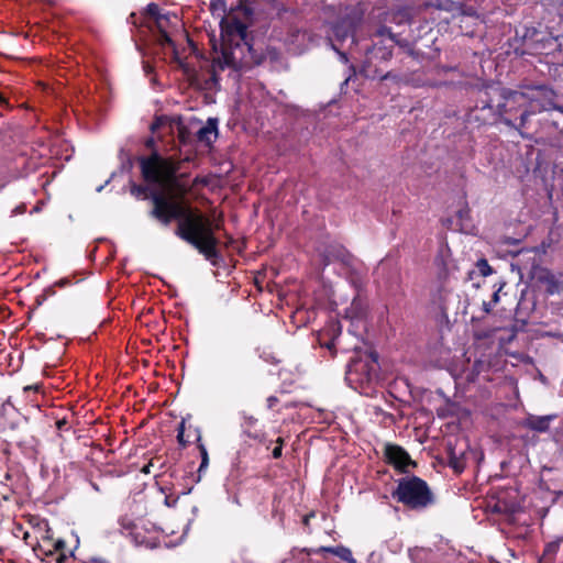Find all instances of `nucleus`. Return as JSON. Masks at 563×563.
Listing matches in <instances>:
<instances>
[{
    "mask_svg": "<svg viewBox=\"0 0 563 563\" xmlns=\"http://www.w3.org/2000/svg\"><path fill=\"white\" fill-rule=\"evenodd\" d=\"M140 165L143 178L157 187L152 196L154 203L152 216L164 224H168L174 219L178 220L175 231L178 238L196 247L207 260L217 257L219 241L214 233L222 227L221 216L207 217L183 201L165 197L159 191L173 186L179 162L153 152L147 157H141Z\"/></svg>",
    "mask_w": 563,
    "mask_h": 563,
    "instance_id": "nucleus-1",
    "label": "nucleus"
},
{
    "mask_svg": "<svg viewBox=\"0 0 563 563\" xmlns=\"http://www.w3.org/2000/svg\"><path fill=\"white\" fill-rule=\"evenodd\" d=\"M245 37L246 27L240 22L222 29L221 52L217 57L220 68H232L240 71L260 63Z\"/></svg>",
    "mask_w": 563,
    "mask_h": 563,
    "instance_id": "nucleus-2",
    "label": "nucleus"
},
{
    "mask_svg": "<svg viewBox=\"0 0 563 563\" xmlns=\"http://www.w3.org/2000/svg\"><path fill=\"white\" fill-rule=\"evenodd\" d=\"M554 97V91L548 86H530L522 91H509L506 106L518 102L520 107H525L520 114L519 126L526 128L531 115L555 108Z\"/></svg>",
    "mask_w": 563,
    "mask_h": 563,
    "instance_id": "nucleus-3",
    "label": "nucleus"
},
{
    "mask_svg": "<svg viewBox=\"0 0 563 563\" xmlns=\"http://www.w3.org/2000/svg\"><path fill=\"white\" fill-rule=\"evenodd\" d=\"M377 355L373 352L364 353L350 362L346 371V379L355 389L365 391L377 379Z\"/></svg>",
    "mask_w": 563,
    "mask_h": 563,
    "instance_id": "nucleus-4",
    "label": "nucleus"
},
{
    "mask_svg": "<svg viewBox=\"0 0 563 563\" xmlns=\"http://www.w3.org/2000/svg\"><path fill=\"white\" fill-rule=\"evenodd\" d=\"M395 495L398 501L413 509L424 508L432 503L427 483L416 476L399 481Z\"/></svg>",
    "mask_w": 563,
    "mask_h": 563,
    "instance_id": "nucleus-5",
    "label": "nucleus"
},
{
    "mask_svg": "<svg viewBox=\"0 0 563 563\" xmlns=\"http://www.w3.org/2000/svg\"><path fill=\"white\" fill-rule=\"evenodd\" d=\"M179 19L177 15L163 13L156 21L150 22L148 25L151 31L155 34L157 43L164 48H169L173 54L176 49L172 38V32L174 29H177Z\"/></svg>",
    "mask_w": 563,
    "mask_h": 563,
    "instance_id": "nucleus-6",
    "label": "nucleus"
},
{
    "mask_svg": "<svg viewBox=\"0 0 563 563\" xmlns=\"http://www.w3.org/2000/svg\"><path fill=\"white\" fill-rule=\"evenodd\" d=\"M385 456L389 464L401 472H407L409 466L415 465L409 454L399 445L386 444Z\"/></svg>",
    "mask_w": 563,
    "mask_h": 563,
    "instance_id": "nucleus-7",
    "label": "nucleus"
},
{
    "mask_svg": "<svg viewBox=\"0 0 563 563\" xmlns=\"http://www.w3.org/2000/svg\"><path fill=\"white\" fill-rule=\"evenodd\" d=\"M341 334L339 322L331 321L319 334V344L332 351L336 346V340Z\"/></svg>",
    "mask_w": 563,
    "mask_h": 563,
    "instance_id": "nucleus-8",
    "label": "nucleus"
},
{
    "mask_svg": "<svg viewBox=\"0 0 563 563\" xmlns=\"http://www.w3.org/2000/svg\"><path fill=\"white\" fill-rule=\"evenodd\" d=\"M538 280L543 285L548 295H555L563 291V280L549 271H540Z\"/></svg>",
    "mask_w": 563,
    "mask_h": 563,
    "instance_id": "nucleus-9",
    "label": "nucleus"
},
{
    "mask_svg": "<svg viewBox=\"0 0 563 563\" xmlns=\"http://www.w3.org/2000/svg\"><path fill=\"white\" fill-rule=\"evenodd\" d=\"M360 21L358 16L343 19L341 22L336 23L333 26V33L335 37L340 41H344L345 38L353 36L357 22Z\"/></svg>",
    "mask_w": 563,
    "mask_h": 563,
    "instance_id": "nucleus-10",
    "label": "nucleus"
},
{
    "mask_svg": "<svg viewBox=\"0 0 563 563\" xmlns=\"http://www.w3.org/2000/svg\"><path fill=\"white\" fill-rule=\"evenodd\" d=\"M555 418V415L529 416L525 421V426L533 431L545 432L549 430L551 421Z\"/></svg>",
    "mask_w": 563,
    "mask_h": 563,
    "instance_id": "nucleus-11",
    "label": "nucleus"
},
{
    "mask_svg": "<svg viewBox=\"0 0 563 563\" xmlns=\"http://www.w3.org/2000/svg\"><path fill=\"white\" fill-rule=\"evenodd\" d=\"M217 121L213 119H209L207 124L198 130L197 137L200 142L210 145L217 139Z\"/></svg>",
    "mask_w": 563,
    "mask_h": 563,
    "instance_id": "nucleus-12",
    "label": "nucleus"
},
{
    "mask_svg": "<svg viewBox=\"0 0 563 563\" xmlns=\"http://www.w3.org/2000/svg\"><path fill=\"white\" fill-rule=\"evenodd\" d=\"M316 552H329L347 563H356V560L353 558L352 551L344 545L321 547Z\"/></svg>",
    "mask_w": 563,
    "mask_h": 563,
    "instance_id": "nucleus-13",
    "label": "nucleus"
},
{
    "mask_svg": "<svg viewBox=\"0 0 563 563\" xmlns=\"http://www.w3.org/2000/svg\"><path fill=\"white\" fill-rule=\"evenodd\" d=\"M257 419L252 416H243V423L242 428L244 433L254 440H261L262 439V432L261 430L256 429Z\"/></svg>",
    "mask_w": 563,
    "mask_h": 563,
    "instance_id": "nucleus-14",
    "label": "nucleus"
},
{
    "mask_svg": "<svg viewBox=\"0 0 563 563\" xmlns=\"http://www.w3.org/2000/svg\"><path fill=\"white\" fill-rule=\"evenodd\" d=\"M431 556V551L424 548L409 550V558L413 563H433Z\"/></svg>",
    "mask_w": 563,
    "mask_h": 563,
    "instance_id": "nucleus-15",
    "label": "nucleus"
},
{
    "mask_svg": "<svg viewBox=\"0 0 563 563\" xmlns=\"http://www.w3.org/2000/svg\"><path fill=\"white\" fill-rule=\"evenodd\" d=\"M509 91L510 90L501 91V97L504 99V102H501L497 106L499 113L501 115L510 114L512 112H516L518 109H521V107L518 104V102H510L509 106H506ZM522 109L525 110V107H522Z\"/></svg>",
    "mask_w": 563,
    "mask_h": 563,
    "instance_id": "nucleus-16",
    "label": "nucleus"
},
{
    "mask_svg": "<svg viewBox=\"0 0 563 563\" xmlns=\"http://www.w3.org/2000/svg\"><path fill=\"white\" fill-rule=\"evenodd\" d=\"M371 53L377 58L387 60L393 55V45L390 44L380 46L378 44H375L371 49Z\"/></svg>",
    "mask_w": 563,
    "mask_h": 563,
    "instance_id": "nucleus-17",
    "label": "nucleus"
},
{
    "mask_svg": "<svg viewBox=\"0 0 563 563\" xmlns=\"http://www.w3.org/2000/svg\"><path fill=\"white\" fill-rule=\"evenodd\" d=\"M346 256H347V254H346V252H345V250L343 247L335 246V247H333V252H330L329 254H327L324 256V265L330 264V262L332 260H340L342 262H345L346 261Z\"/></svg>",
    "mask_w": 563,
    "mask_h": 563,
    "instance_id": "nucleus-18",
    "label": "nucleus"
},
{
    "mask_svg": "<svg viewBox=\"0 0 563 563\" xmlns=\"http://www.w3.org/2000/svg\"><path fill=\"white\" fill-rule=\"evenodd\" d=\"M146 14L150 19V21H148V23H150V22L156 21L158 19V16H161L163 13L161 12V9L157 4L150 3L146 7Z\"/></svg>",
    "mask_w": 563,
    "mask_h": 563,
    "instance_id": "nucleus-19",
    "label": "nucleus"
},
{
    "mask_svg": "<svg viewBox=\"0 0 563 563\" xmlns=\"http://www.w3.org/2000/svg\"><path fill=\"white\" fill-rule=\"evenodd\" d=\"M199 450H200V455H201V463H200L198 471H199V473H201L202 471L207 470V467L209 465V456H208L207 449L203 444H199Z\"/></svg>",
    "mask_w": 563,
    "mask_h": 563,
    "instance_id": "nucleus-20",
    "label": "nucleus"
},
{
    "mask_svg": "<svg viewBox=\"0 0 563 563\" xmlns=\"http://www.w3.org/2000/svg\"><path fill=\"white\" fill-rule=\"evenodd\" d=\"M476 266L482 276H488L492 274V268L486 260H479Z\"/></svg>",
    "mask_w": 563,
    "mask_h": 563,
    "instance_id": "nucleus-21",
    "label": "nucleus"
},
{
    "mask_svg": "<svg viewBox=\"0 0 563 563\" xmlns=\"http://www.w3.org/2000/svg\"><path fill=\"white\" fill-rule=\"evenodd\" d=\"M184 433H185V423L184 421L179 424V428H178V433H177V440L178 442L183 445V446H186L187 445V441L184 439Z\"/></svg>",
    "mask_w": 563,
    "mask_h": 563,
    "instance_id": "nucleus-22",
    "label": "nucleus"
},
{
    "mask_svg": "<svg viewBox=\"0 0 563 563\" xmlns=\"http://www.w3.org/2000/svg\"><path fill=\"white\" fill-rule=\"evenodd\" d=\"M377 35L380 37H385V36L388 37L390 43L395 42V36L389 29H386V27L380 29L378 31Z\"/></svg>",
    "mask_w": 563,
    "mask_h": 563,
    "instance_id": "nucleus-23",
    "label": "nucleus"
},
{
    "mask_svg": "<svg viewBox=\"0 0 563 563\" xmlns=\"http://www.w3.org/2000/svg\"><path fill=\"white\" fill-rule=\"evenodd\" d=\"M278 445L273 450L272 454L274 459H279L282 456V450H283V439L277 440Z\"/></svg>",
    "mask_w": 563,
    "mask_h": 563,
    "instance_id": "nucleus-24",
    "label": "nucleus"
},
{
    "mask_svg": "<svg viewBox=\"0 0 563 563\" xmlns=\"http://www.w3.org/2000/svg\"><path fill=\"white\" fill-rule=\"evenodd\" d=\"M266 401H267V407H268L269 409H272V408H274V407L276 406V404L278 402V398H277V397H275V396H269V397L267 398V400H266Z\"/></svg>",
    "mask_w": 563,
    "mask_h": 563,
    "instance_id": "nucleus-25",
    "label": "nucleus"
},
{
    "mask_svg": "<svg viewBox=\"0 0 563 563\" xmlns=\"http://www.w3.org/2000/svg\"><path fill=\"white\" fill-rule=\"evenodd\" d=\"M483 310H484L485 313H489L490 310H492V303L484 301L483 302Z\"/></svg>",
    "mask_w": 563,
    "mask_h": 563,
    "instance_id": "nucleus-26",
    "label": "nucleus"
},
{
    "mask_svg": "<svg viewBox=\"0 0 563 563\" xmlns=\"http://www.w3.org/2000/svg\"><path fill=\"white\" fill-rule=\"evenodd\" d=\"M151 466H153V462H150L148 464L144 465V466L142 467V470H141V471H142V473H144V474H148V473L151 472V471H150Z\"/></svg>",
    "mask_w": 563,
    "mask_h": 563,
    "instance_id": "nucleus-27",
    "label": "nucleus"
},
{
    "mask_svg": "<svg viewBox=\"0 0 563 563\" xmlns=\"http://www.w3.org/2000/svg\"><path fill=\"white\" fill-rule=\"evenodd\" d=\"M499 301V289L493 294V302L497 303Z\"/></svg>",
    "mask_w": 563,
    "mask_h": 563,
    "instance_id": "nucleus-28",
    "label": "nucleus"
},
{
    "mask_svg": "<svg viewBox=\"0 0 563 563\" xmlns=\"http://www.w3.org/2000/svg\"><path fill=\"white\" fill-rule=\"evenodd\" d=\"M24 208H25L24 206H20L18 208H15L12 212L14 214L22 213L24 211Z\"/></svg>",
    "mask_w": 563,
    "mask_h": 563,
    "instance_id": "nucleus-29",
    "label": "nucleus"
},
{
    "mask_svg": "<svg viewBox=\"0 0 563 563\" xmlns=\"http://www.w3.org/2000/svg\"><path fill=\"white\" fill-rule=\"evenodd\" d=\"M503 122H504L505 124H507L508 126H515V125H514V123L511 122V120H510V119H508V118H504V119H503Z\"/></svg>",
    "mask_w": 563,
    "mask_h": 563,
    "instance_id": "nucleus-30",
    "label": "nucleus"
},
{
    "mask_svg": "<svg viewBox=\"0 0 563 563\" xmlns=\"http://www.w3.org/2000/svg\"><path fill=\"white\" fill-rule=\"evenodd\" d=\"M143 191H144V189H143V188H141V187H135V186H134V187H133V189H132V192H133V194H135V192L140 194V192H143Z\"/></svg>",
    "mask_w": 563,
    "mask_h": 563,
    "instance_id": "nucleus-31",
    "label": "nucleus"
},
{
    "mask_svg": "<svg viewBox=\"0 0 563 563\" xmlns=\"http://www.w3.org/2000/svg\"><path fill=\"white\" fill-rule=\"evenodd\" d=\"M311 517H313V514H310V515L305 516V517H303V523H305V525H308V522H309V520H310V518H311Z\"/></svg>",
    "mask_w": 563,
    "mask_h": 563,
    "instance_id": "nucleus-32",
    "label": "nucleus"
},
{
    "mask_svg": "<svg viewBox=\"0 0 563 563\" xmlns=\"http://www.w3.org/2000/svg\"><path fill=\"white\" fill-rule=\"evenodd\" d=\"M7 101L4 99V97L0 93V104H5Z\"/></svg>",
    "mask_w": 563,
    "mask_h": 563,
    "instance_id": "nucleus-33",
    "label": "nucleus"
},
{
    "mask_svg": "<svg viewBox=\"0 0 563 563\" xmlns=\"http://www.w3.org/2000/svg\"><path fill=\"white\" fill-rule=\"evenodd\" d=\"M352 306H353V307H354V306H358V303L356 302V300H354V301L352 302Z\"/></svg>",
    "mask_w": 563,
    "mask_h": 563,
    "instance_id": "nucleus-34",
    "label": "nucleus"
},
{
    "mask_svg": "<svg viewBox=\"0 0 563 563\" xmlns=\"http://www.w3.org/2000/svg\"><path fill=\"white\" fill-rule=\"evenodd\" d=\"M63 544L62 541H57V548H59Z\"/></svg>",
    "mask_w": 563,
    "mask_h": 563,
    "instance_id": "nucleus-35",
    "label": "nucleus"
},
{
    "mask_svg": "<svg viewBox=\"0 0 563 563\" xmlns=\"http://www.w3.org/2000/svg\"><path fill=\"white\" fill-rule=\"evenodd\" d=\"M360 314H361V312L357 311L354 317L358 318Z\"/></svg>",
    "mask_w": 563,
    "mask_h": 563,
    "instance_id": "nucleus-36",
    "label": "nucleus"
}]
</instances>
